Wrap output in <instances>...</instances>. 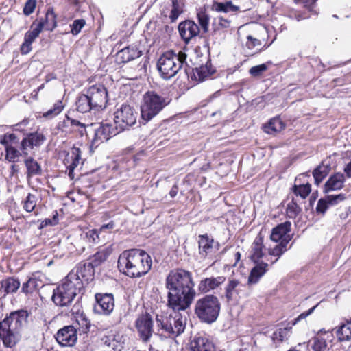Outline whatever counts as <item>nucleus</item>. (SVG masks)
I'll return each instance as SVG.
<instances>
[{"label": "nucleus", "instance_id": "nucleus-1", "mask_svg": "<svg viewBox=\"0 0 351 351\" xmlns=\"http://www.w3.org/2000/svg\"><path fill=\"white\" fill-rule=\"evenodd\" d=\"M192 274L183 269L169 271L165 279L167 293V306L173 311L189 308L196 295Z\"/></svg>", "mask_w": 351, "mask_h": 351}, {"label": "nucleus", "instance_id": "nucleus-2", "mask_svg": "<svg viewBox=\"0 0 351 351\" xmlns=\"http://www.w3.org/2000/svg\"><path fill=\"white\" fill-rule=\"evenodd\" d=\"M152 258L144 250L131 249L123 251L118 258V267L130 278H140L149 272Z\"/></svg>", "mask_w": 351, "mask_h": 351}, {"label": "nucleus", "instance_id": "nucleus-3", "mask_svg": "<svg viewBox=\"0 0 351 351\" xmlns=\"http://www.w3.org/2000/svg\"><path fill=\"white\" fill-rule=\"evenodd\" d=\"M28 316L26 310H18L0 322V339L5 347L12 348L19 341L20 332L26 326Z\"/></svg>", "mask_w": 351, "mask_h": 351}, {"label": "nucleus", "instance_id": "nucleus-4", "mask_svg": "<svg viewBox=\"0 0 351 351\" xmlns=\"http://www.w3.org/2000/svg\"><path fill=\"white\" fill-rule=\"evenodd\" d=\"M186 60V54L181 51L178 53L173 51L163 53L157 61V69L160 77L169 80L182 69L186 73L188 65Z\"/></svg>", "mask_w": 351, "mask_h": 351}, {"label": "nucleus", "instance_id": "nucleus-5", "mask_svg": "<svg viewBox=\"0 0 351 351\" xmlns=\"http://www.w3.org/2000/svg\"><path fill=\"white\" fill-rule=\"evenodd\" d=\"M221 303L219 298L212 294L198 299L195 304L194 313L203 323L212 324L219 317Z\"/></svg>", "mask_w": 351, "mask_h": 351}, {"label": "nucleus", "instance_id": "nucleus-6", "mask_svg": "<svg viewBox=\"0 0 351 351\" xmlns=\"http://www.w3.org/2000/svg\"><path fill=\"white\" fill-rule=\"evenodd\" d=\"M82 289L78 281L75 282L66 276L62 282L53 290L52 300L57 306H68Z\"/></svg>", "mask_w": 351, "mask_h": 351}, {"label": "nucleus", "instance_id": "nucleus-7", "mask_svg": "<svg viewBox=\"0 0 351 351\" xmlns=\"http://www.w3.org/2000/svg\"><path fill=\"white\" fill-rule=\"evenodd\" d=\"M170 102L168 97H162L154 91H147L141 106V118L145 122L156 116Z\"/></svg>", "mask_w": 351, "mask_h": 351}, {"label": "nucleus", "instance_id": "nucleus-8", "mask_svg": "<svg viewBox=\"0 0 351 351\" xmlns=\"http://www.w3.org/2000/svg\"><path fill=\"white\" fill-rule=\"evenodd\" d=\"M180 311H174L169 315H157L156 321L158 327L170 337H178L182 334L186 324V317L179 313Z\"/></svg>", "mask_w": 351, "mask_h": 351}, {"label": "nucleus", "instance_id": "nucleus-9", "mask_svg": "<svg viewBox=\"0 0 351 351\" xmlns=\"http://www.w3.org/2000/svg\"><path fill=\"white\" fill-rule=\"evenodd\" d=\"M137 112L130 105L123 104L114 112V124L121 132L136 123Z\"/></svg>", "mask_w": 351, "mask_h": 351}, {"label": "nucleus", "instance_id": "nucleus-10", "mask_svg": "<svg viewBox=\"0 0 351 351\" xmlns=\"http://www.w3.org/2000/svg\"><path fill=\"white\" fill-rule=\"evenodd\" d=\"M95 274V269L90 263H80L73 269L67 275L69 278L73 281H78L81 284V287H84V282L88 283L93 280Z\"/></svg>", "mask_w": 351, "mask_h": 351}, {"label": "nucleus", "instance_id": "nucleus-11", "mask_svg": "<svg viewBox=\"0 0 351 351\" xmlns=\"http://www.w3.org/2000/svg\"><path fill=\"white\" fill-rule=\"evenodd\" d=\"M94 110H99L106 108L108 102V91L106 88L100 84L90 86L86 91Z\"/></svg>", "mask_w": 351, "mask_h": 351}, {"label": "nucleus", "instance_id": "nucleus-12", "mask_svg": "<svg viewBox=\"0 0 351 351\" xmlns=\"http://www.w3.org/2000/svg\"><path fill=\"white\" fill-rule=\"evenodd\" d=\"M135 326L142 341L148 342L154 333L152 316L147 313L141 315L135 322Z\"/></svg>", "mask_w": 351, "mask_h": 351}, {"label": "nucleus", "instance_id": "nucleus-13", "mask_svg": "<svg viewBox=\"0 0 351 351\" xmlns=\"http://www.w3.org/2000/svg\"><path fill=\"white\" fill-rule=\"evenodd\" d=\"M121 132L117 126L112 123H102L99 127L95 130L94 138L91 142V147H97L101 143L110 139Z\"/></svg>", "mask_w": 351, "mask_h": 351}, {"label": "nucleus", "instance_id": "nucleus-14", "mask_svg": "<svg viewBox=\"0 0 351 351\" xmlns=\"http://www.w3.org/2000/svg\"><path fill=\"white\" fill-rule=\"evenodd\" d=\"M94 311L99 315H109L114 308V299L112 293H96Z\"/></svg>", "mask_w": 351, "mask_h": 351}, {"label": "nucleus", "instance_id": "nucleus-15", "mask_svg": "<svg viewBox=\"0 0 351 351\" xmlns=\"http://www.w3.org/2000/svg\"><path fill=\"white\" fill-rule=\"evenodd\" d=\"M245 285L235 278H229L224 287V298L228 303H237L241 297Z\"/></svg>", "mask_w": 351, "mask_h": 351}, {"label": "nucleus", "instance_id": "nucleus-16", "mask_svg": "<svg viewBox=\"0 0 351 351\" xmlns=\"http://www.w3.org/2000/svg\"><path fill=\"white\" fill-rule=\"evenodd\" d=\"M55 337L60 345L73 346L77 339V328L72 325L65 326L57 332Z\"/></svg>", "mask_w": 351, "mask_h": 351}, {"label": "nucleus", "instance_id": "nucleus-17", "mask_svg": "<svg viewBox=\"0 0 351 351\" xmlns=\"http://www.w3.org/2000/svg\"><path fill=\"white\" fill-rule=\"evenodd\" d=\"M43 29V24L33 23L30 29L24 36V41L20 47V51L23 55H27L32 51V44L38 37Z\"/></svg>", "mask_w": 351, "mask_h": 351}, {"label": "nucleus", "instance_id": "nucleus-18", "mask_svg": "<svg viewBox=\"0 0 351 351\" xmlns=\"http://www.w3.org/2000/svg\"><path fill=\"white\" fill-rule=\"evenodd\" d=\"M178 31L181 38L188 43L192 38L198 35L199 27L194 21L186 20L180 23Z\"/></svg>", "mask_w": 351, "mask_h": 351}, {"label": "nucleus", "instance_id": "nucleus-19", "mask_svg": "<svg viewBox=\"0 0 351 351\" xmlns=\"http://www.w3.org/2000/svg\"><path fill=\"white\" fill-rule=\"evenodd\" d=\"M141 55V51L138 50L136 47L129 46L117 52L116 60L119 64L126 63L139 58Z\"/></svg>", "mask_w": 351, "mask_h": 351}, {"label": "nucleus", "instance_id": "nucleus-20", "mask_svg": "<svg viewBox=\"0 0 351 351\" xmlns=\"http://www.w3.org/2000/svg\"><path fill=\"white\" fill-rule=\"evenodd\" d=\"M345 176L341 173H336L328 178L324 186V192L328 193L333 191L340 190L344 186Z\"/></svg>", "mask_w": 351, "mask_h": 351}, {"label": "nucleus", "instance_id": "nucleus-21", "mask_svg": "<svg viewBox=\"0 0 351 351\" xmlns=\"http://www.w3.org/2000/svg\"><path fill=\"white\" fill-rule=\"evenodd\" d=\"M190 351H216L212 341L207 337H195L190 343Z\"/></svg>", "mask_w": 351, "mask_h": 351}, {"label": "nucleus", "instance_id": "nucleus-22", "mask_svg": "<svg viewBox=\"0 0 351 351\" xmlns=\"http://www.w3.org/2000/svg\"><path fill=\"white\" fill-rule=\"evenodd\" d=\"M225 280L226 277L223 276L206 278L200 281L198 289L202 293H207L222 285Z\"/></svg>", "mask_w": 351, "mask_h": 351}, {"label": "nucleus", "instance_id": "nucleus-23", "mask_svg": "<svg viewBox=\"0 0 351 351\" xmlns=\"http://www.w3.org/2000/svg\"><path fill=\"white\" fill-rule=\"evenodd\" d=\"M291 223L286 221L278 224L276 227L274 228L270 236L272 241L278 242L279 241L285 242V238H291L288 232L290 231Z\"/></svg>", "mask_w": 351, "mask_h": 351}, {"label": "nucleus", "instance_id": "nucleus-24", "mask_svg": "<svg viewBox=\"0 0 351 351\" xmlns=\"http://www.w3.org/2000/svg\"><path fill=\"white\" fill-rule=\"evenodd\" d=\"M334 330L339 341L343 342L351 340V322L350 319H344L343 322Z\"/></svg>", "mask_w": 351, "mask_h": 351}, {"label": "nucleus", "instance_id": "nucleus-25", "mask_svg": "<svg viewBox=\"0 0 351 351\" xmlns=\"http://www.w3.org/2000/svg\"><path fill=\"white\" fill-rule=\"evenodd\" d=\"M256 263V265L252 269L248 276L247 282L250 285L256 284L268 270L269 265L267 263L262 261Z\"/></svg>", "mask_w": 351, "mask_h": 351}, {"label": "nucleus", "instance_id": "nucleus-26", "mask_svg": "<svg viewBox=\"0 0 351 351\" xmlns=\"http://www.w3.org/2000/svg\"><path fill=\"white\" fill-rule=\"evenodd\" d=\"M24 164L27 169L25 174L27 179H30L34 176L42 175L43 170L41 165L34 160V158L27 156L24 160Z\"/></svg>", "mask_w": 351, "mask_h": 351}, {"label": "nucleus", "instance_id": "nucleus-27", "mask_svg": "<svg viewBox=\"0 0 351 351\" xmlns=\"http://www.w3.org/2000/svg\"><path fill=\"white\" fill-rule=\"evenodd\" d=\"M199 252L202 256H206L213 251L214 239L210 237L207 234L198 236Z\"/></svg>", "mask_w": 351, "mask_h": 351}, {"label": "nucleus", "instance_id": "nucleus-28", "mask_svg": "<svg viewBox=\"0 0 351 351\" xmlns=\"http://www.w3.org/2000/svg\"><path fill=\"white\" fill-rule=\"evenodd\" d=\"M0 284L1 288L3 291L2 298H5L8 294L16 293L21 286L20 281L14 277H8L1 280Z\"/></svg>", "mask_w": 351, "mask_h": 351}, {"label": "nucleus", "instance_id": "nucleus-29", "mask_svg": "<svg viewBox=\"0 0 351 351\" xmlns=\"http://www.w3.org/2000/svg\"><path fill=\"white\" fill-rule=\"evenodd\" d=\"M112 252V246L104 247L99 250L93 256H91L90 258V261L88 263H90V265H92L94 268L95 267H98L106 261L107 258L111 254Z\"/></svg>", "mask_w": 351, "mask_h": 351}, {"label": "nucleus", "instance_id": "nucleus-30", "mask_svg": "<svg viewBox=\"0 0 351 351\" xmlns=\"http://www.w3.org/2000/svg\"><path fill=\"white\" fill-rule=\"evenodd\" d=\"M285 128V123L278 117L271 119L263 127L264 131L269 134H276Z\"/></svg>", "mask_w": 351, "mask_h": 351}, {"label": "nucleus", "instance_id": "nucleus-31", "mask_svg": "<svg viewBox=\"0 0 351 351\" xmlns=\"http://www.w3.org/2000/svg\"><path fill=\"white\" fill-rule=\"evenodd\" d=\"M263 238L259 234L256 239H254L252 245V251H251V260L254 263L258 262L259 259L261 258L263 256Z\"/></svg>", "mask_w": 351, "mask_h": 351}, {"label": "nucleus", "instance_id": "nucleus-32", "mask_svg": "<svg viewBox=\"0 0 351 351\" xmlns=\"http://www.w3.org/2000/svg\"><path fill=\"white\" fill-rule=\"evenodd\" d=\"M75 104L77 110L82 113L89 112L92 109L94 110L92 103H90L89 97L86 93L79 95L77 98Z\"/></svg>", "mask_w": 351, "mask_h": 351}, {"label": "nucleus", "instance_id": "nucleus-33", "mask_svg": "<svg viewBox=\"0 0 351 351\" xmlns=\"http://www.w3.org/2000/svg\"><path fill=\"white\" fill-rule=\"evenodd\" d=\"M39 23H42L43 28L49 31H52L56 27V16L52 8H48L45 19H41Z\"/></svg>", "mask_w": 351, "mask_h": 351}, {"label": "nucleus", "instance_id": "nucleus-34", "mask_svg": "<svg viewBox=\"0 0 351 351\" xmlns=\"http://www.w3.org/2000/svg\"><path fill=\"white\" fill-rule=\"evenodd\" d=\"M330 170V165H325L323 163L318 165L313 171V176L315 180V184L318 186L322 180L327 176Z\"/></svg>", "mask_w": 351, "mask_h": 351}, {"label": "nucleus", "instance_id": "nucleus-35", "mask_svg": "<svg viewBox=\"0 0 351 351\" xmlns=\"http://www.w3.org/2000/svg\"><path fill=\"white\" fill-rule=\"evenodd\" d=\"M43 287L42 282L35 278H29L26 282L22 285L21 291L25 295L33 293Z\"/></svg>", "mask_w": 351, "mask_h": 351}, {"label": "nucleus", "instance_id": "nucleus-36", "mask_svg": "<svg viewBox=\"0 0 351 351\" xmlns=\"http://www.w3.org/2000/svg\"><path fill=\"white\" fill-rule=\"evenodd\" d=\"M212 10L219 12H237L239 10L238 6L232 3L231 1L226 2H214L212 5Z\"/></svg>", "mask_w": 351, "mask_h": 351}, {"label": "nucleus", "instance_id": "nucleus-37", "mask_svg": "<svg viewBox=\"0 0 351 351\" xmlns=\"http://www.w3.org/2000/svg\"><path fill=\"white\" fill-rule=\"evenodd\" d=\"M5 150V159L10 162H17V159L23 156V152L18 150L16 147L11 145H6Z\"/></svg>", "mask_w": 351, "mask_h": 351}, {"label": "nucleus", "instance_id": "nucleus-38", "mask_svg": "<svg viewBox=\"0 0 351 351\" xmlns=\"http://www.w3.org/2000/svg\"><path fill=\"white\" fill-rule=\"evenodd\" d=\"M308 343L313 351H324L327 347L326 340L320 337L312 338Z\"/></svg>", "mask_w": 351, "mask_h": 351}, {"label": "nucleus", "instance_id": "nucleus-39", "mask_svg": "<svg viewBox=\"0 0 351 351\" xmlns=\"http://www.w3.org/2000/svg\"><path fill=\"white\" fill-rule=\"evenodd\" d=\"M293 190L297 196H300L302 199H305L311 191V185L308 183L306 184H295L293 187Z\"/></svg>", "mask_w": 351, "mask_h": 351}, {"label": "nucleus", "instance_id": "nucleus-40", "mask_svg": "<svg viewBox=\"0 0 351 351\" xmlns=\"http://www.w3.org/2000/svg\"><path fill=\"white\" fill-rule=\"evenodd\" d=\"M197 16L199 24L201 28L202 29L203 32L204 33L208 32L209 21H210L209 16L207 14V13L204 10H200L197 12Z\"/></svg>", "mask_w": 351, "mask_h": 351}, {"label": "nucleus", "instance_id": "nucleus-41", "mask_svg": "<svg viewBox=\"0 0 351 351\" xmlns=\"http://www.w3.org/2000/svg\"><path fill=\"white\" fill-rule=\"evenodd\" d=\"M290 330L287 328H279L272 335V339L275 343H280L287 339Z\"/></svg>", "mask_w": 351, "mask_h": 351}, {"label": "nucleus", "instance_id": "nucleus-42", "mask_svg": "<svg viewBox=\"0 0 351 351\" xmlns=\"http://www.w3.org/2000/svg\"><path fill=\"white\" fill-rule=\"evenodd\" d=\"M64 108L62 101L58 100L54 104L53 106L43 114V117L47 118H51L54 116L59 114Z\"/></svg>", "mask_w": 351, "mask_h": 351}, {"label": "nucleus", "instance_id": "nucleus-43", "mask_svg": "<svg viewBox=\"0 0 351 351\" xmlns=\"http://www.w3.org/2000/svg\"><path fill=\"white\" fill-rule=\"evenodd\" d=\"M171 10L169 14V18L171 22H175L180 14L182 12V8L180 6L178 0H171Z\"/></svg>", "mask_w": 351, "mask_h": 351}, {"label": "nucleus", "instance_id": "nucleus-44", "mask_svg": "<svg viewBox=\"0 0 351 351\" xmlns=\"http://www.w3.org/2000/svg\"><path fill=\"white\" fill-rule=\"evenodd\" d=\"M36 205V197L31 193H29L23 202V209L28 212H32Z\"/></svg>", "mask_w": 351, "mask_h": 351}, {"label": "nucleus", "instance_id": "nucleus-45", "mask_svg": "<svg viewBox=\"0 0 351 351\" xmlns=\"http://www.w3.org/2000/svg\"><path fill=\"white\" fill-rule=\"evenodd\" d=\"M285 242L280 241V244L276 245L271 250L269 254L273 256L280 257L285 252L287 251V245L291 240V238H285Z\"/></svg>", "mask_w": 351, "mask_h": 351}, {"label": "nucleus", "instance_id": "nucleus-46", "mask_svg": "<svg viewBox=\"0 0 351 351\" xmlns=\"http://www.w3.org/2000/svg\"><path fill=\"white\" fill-rule=\"evenodd\" d=\"M27 136L34 147H40L46 139L42 133L38 132L29 133Z\"/></svg>", "mask_w": 351, "mask_h": 351}, {"label": "nucleus", "instance_id": "nucleus-47", "mask_svg": "<svg viewBox=\"0 0 351 351\" xmlns=\"http://www.w3.org/2000/svg\"><path fill=\"white\" fill-rule=\"evenodd\" d=\"M301 211L300 207L298 205L294 199L287 205V214L289 218H295Z\"/></svg>", "mask_w": 351, "mask_h": 351}, {"label": "nucleus", "instance_id": "nucleus-48", "mask_svg": "<svg viewBox=\"0 0 351 351\" xmlns=\"http://www.w3.org/2000/svg\"><path fill=\"white\" fill-rule=\"evenodd\" d=\"M213 25L214 27V31L221 29H226L230 26V21L219 16L214 19Z\"/></svg>", "mask_w": 351, "mask_h": 351}, {"label": "nucleus", "instance_id": "nucleus-49", "mask_svg": "<svg viewBox=\"0 0 351 351\" xmlns=\"http://www.w3.org/2000/svg\"><path fill=\"white\" fill-rule=\"evenodd\" d=\"M77 322L79 325L80 331L83 333H87L89 331L90 327V321L83 315H81L77 318Z\"/></svg>", "mask_w": 351, "mask_h": 351}, {"label": "nucleus", "instance_id": "nucleus-50", "mask_svg": "<svg viewBox=\"0 0 351 351\" xmlns=\"http://www.w3.org/2000/svg\"><path fill=\"white\" fill-rule=\"evenodd\" d=\"M86 21L84 19H76L70 25L71 32L73 35H77L84 27Z\"/></svg>", "mask_w": 351, "mask_h": 351}, {"label": "nucleus", "instance_id": "nucleus-51", "mask_svg": "<svg viewBox=\"0 0 351 351\" xmlns=\"http://www.w3.org/2000/svg\"><path fill=\"white\" fill-rule=\"evenodd\" d=\"M99 232H98L97 230H96V229L89 230L85 233V239L90 243H98L99 241Z\"/></svg>", "mask_w": 351, "mask_h": 351}, {"label": "nucleus", "instance_id": "nucleus-52", "mask_svg": "<svg viewBox=\"0 0 351 351\" xmlns=\"http://www.w3.org/2000/svg\"><path fill=\"white\" fill-rule=\"evenodd\" d=\"M330 206H335L346 199L345 194L340 193L336 195H327L325 197Z\"/></svg>", "mask_w": 351, "mask_h": 351}, {"label": "nucleus", "instance_id": "nucleus-53", "mask_svg": "<svg viewBox=\"0 0 351 351\" xmlns=\"http://www.w3.org/2000/svg\"><path fill=\"white\" fill-rule=\"evenodd\" d=\"M71 154L72 162L69 165L72 166V168H76L81 159V151L78 147H73L71 149Z\"/></svg>", "mask_w": 351, "mask_h": 351}, {"label": "nucleus", "instance_id": "nucleus-54", "mask_svg": "<svg viewBox=\"0 0 351 351\" xmlns=\"http://www.w3.org/2000/svg\"><path fill=\"white\" fill-rule=\"evenodd\" d=\"M33 149L34 145L31 143L30 139L27 135L21 142V150L23 152V156L27 157L29 155L28 149Z\"/></svg>", "mask_w": 351, "mask_h": 351}, {"label": "nucleus", "instance_id": "nucleus-55", "mask_svg": "<svg viewBox=\"0 0 351 351\" xmlns=\"http://www.w3.org/2000/svg\"><path fill=\"white\" fill-rule=\"evenodd\" d=\"M330 207L326 197L321 198L318 200L317 206H316V212L318 214L324 215L326 211Z\"/></svg>", "mask_w": 351, "mask_h": 351}, {"label": "nucleus", "instance_id": "nucleus-56", "mask_svg": "<svg viewBox=\"0 0 351 351\" xmlns=\"http://www.w3.org/2000/svg\"><path fill=\"white\" fill-rule=\"evenodd\" d=\"M267 69L266 64H261L257 66H252L249 73L253 77H259L263 72Z\"/></svg>", "mask_w": 351, "mask_h": 351}, {"label": "nucleus", "instance_id": "nucleus-57", "mask_svg": "<svg viewBox=\"0 0 351 351\" xmlns=\"http://www.w3.org/2000/svg\"><path fill=\"white\" fill-rule=\"evenodd\" d=\"M36 6V0H27L23 8V14L29 16L32 14Z\"/></svg>", "mask_w": 351, "mask_h": 351}, {"label": "nucleus", "instance_id": "nucleus-58", "mask_svg": "<svg viewBox=\"0 0 351 351\" xmlns=\"http://www.w3.org/2000/svg\"><path fill=\"white\" fill-rule=\"evenodd\" d=\"M66 121H67V122L70 121L71 126L79 127V132H80V134L82 135H83L84 133L86 132V125L85 124L80 122L78 120L70 118L67 114H66Z\"/></svg>", "mask_w": 351, "mask_h": 351}, {"label": "nucleus", "instance_id": "nucleus-59", "mask_svg": "<svg viewBox=\"0 0 351 351\" xmlns=\"http://www.w3.org/2000/svg\"><path fill=\"white\" fill-rule=\"evenodd\" d=\"M194 75L195 77L197 75L199 80H204L209 75V71L206 66H202L195 69Z\"/></svg>", "mask_w": 351, "mask_h": 351}, {"label": "nucleus", "instance_id": "nucleus-60", "mask_svg": "<svg viewBox=\"0 0 351 351\" xmlns=\"http://www.w3.org/2000/svg\"><path fill=\"white\" fill-rule=\"evenodd\" d=\"M16 139V136L14 134H5L0 138V143L5 147L6 145H10L9 141H14Z\"/></svg>", "mask_w": 351, "mask_h": 351}, {"label": "nucleus", "instance_id": "nucleus-61", "mask_svg": "<svg viewBox=\"0 0 351 351\" xmlns=\"http://www.w3.org/2000/svg\"><path fill=\"white\" fill-rule=\"evenodd\" d=\"M246 46L249 49H252L261 45V41L258 39L253 38L252 36H247Z\"/></svg>", "mask_w": 351, "mask_h": 351}, {"label": "nucleus", "instance_id": "nucleus-62", "mask_svg": "<svg viewBox=\"0 0 351 351\" xmlns=\"http://www.w3.org/2000/svg\"><path fill=\"white\" fill-rule=\"evenodd\" d=\"M317 306H318V304L314 306L313 307H312L309 310H308V311L301 313L297 318L295 319L293 324H295L300 320H301L302 319H305L306 317H308L311 313H313V312L315 311V309L317 308Z\"/></svg>", "mask_w": 351, "mask_h": 351}, {"label": "nucleus", "instance_id": "nucleus-63", "mask_svg": "<svg viewBox=\"0 0 351 351\" xmlns=\"http://www.w3.org/2000/svg\"><path fill=\"white\" fill-rule=\"evenodd\" d=\"M69 125H71L70 121L67 122L66 116L65 119L63 120V121L59 123L58 128V129L61 130V131L63 132H68L69 131H68L67 128H69Z\"/></svg>", "mask_w": 351, "mask_h": 351}, {"label": "nucleus", "instance_id": "nucleus-64", "mask_svg": "<svg viewBox=\"0 0 351 351\" xmlns=\"http://www.w3.org/2000/svg\"><path fill=\"white\" fill-rule=\"evenodd\" d=\"M58 213L56 211V214L53 215L52 219H46L44 222H45V225L53 226V225H56V223H58Z\"/></svg>", "mask_w": 351, "mask_h": 351}]
</instances>
